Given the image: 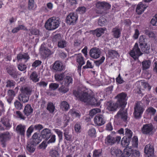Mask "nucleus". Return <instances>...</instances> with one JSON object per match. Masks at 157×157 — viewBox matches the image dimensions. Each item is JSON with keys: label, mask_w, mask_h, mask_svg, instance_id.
Returning <instances> with one entry per match:
<instances>
[{"label": "nucleus", "mask_w": 157, "mask_h": 157, "mask_svg": "<svg viewBox=\"0 0 157 157\" xmlns=\"http://www.w3.org/2000/svg\"><path fill=\"white\" fill-rule=\"evenodd\" d=\"M144 109L139 103H137L134 108V115L136 118H139L144 111Z\"/></svg>", "instance_id": "9d476101"}, {"label": "nucleus", "mask_w": 157, "mask_h": 157, "mask_svg": "<svg viewBox=\"0 0 157 157\" xmlns=\"http://www.w3.org/2000/svg\"><path fill=\"white\" fill-rule=\"evenodd\" d=\"M125 130V137H127V138L131 140L130 139L132 136V132L130 129L128 128H126Z\"/></svg>", "instance_id": "603ef678"}, {"label": "nucleus", "mask_w": 157, "mask_h": 157, "mask_svg": "<svg viewBox=\"0 0 157 157\" xmlns=\"http://www.w3.org/2000/svg\"><path fill=\"white\" fill-rule=\"evenodd\" d=\"M76 60L79 65H83L85 64V62L84 59V58L82 55L80 53L77 55Z\"/></svg>", "instance_id": "473e14b6"}, {"label": "nucleus", "mask_w": 157, "mask_h": 157, "mask_svg": "<svg viewBox=\"0 0 157 157\" xmlns=\"http://www.w3.org/2000/svg\"><path fill=\"white\" fill-rule=\"evenodd\" d=\"M146 111L148 114L152 115H154L156 112V110L152 107H149L148 108Z\"/></svg>", "instance_id": "338daca9"}, {"label": "nucleus", "mask_w": 157, "mask_h": 157, "mask_svg": "<svg viewBox=\"0 0 157 157\" xmlns=\"http://www.w3.org/2000/svg\"><path fill=\"white\" fill-rule=\"evenodd\" d=\"M26 127L24 125L20 124L18 125L16 128V131L19 135L24 136L25 132Z\"/></svg>", "instance_id": "a211bd4d"}, {"label": "nucleus", "mask_w": 157, "mask_h": 157, "mask_svg": "<svg viewBox=\"0 0 157 157\" xmlns=\"http://www.w3.org/2000/svg\"><path fill=\"white\" fill-rule=\"evenodd\" d=\"M106 28H99L97 29L94 31V34L96 35L98 37H100L106 30Z\"/></svg>", "instance_id": "72a5a7b5"}, {"label": "nucleus", "mask_w": 157, "mask_h": 157, "mask_svg": "<svg viewBox=\"0 0 157 157\" xmlns=\"http://www.w3.org/2000/svg\"><path fill=\"white\" fill-rule=\"evenodd\" d=\"M77 19L78 16L76 14L70 13L67 17L66 22L70 25H73L76 23Z\"/></svg>", "instance_id": "6e6552de"}, {"label": "nucleus", "mask_w": 157, "mask_h": 157, "mask_svg": "<svg viewBox=\"0 0 157 157\" xmlns=\"http://www.w3.org/2000/svg\"><path fill=\"white\" fill-rule=\"evenodd\" d=\"M145 40L144 36L143 35L140 36L139 39V46L143 52L148 54L149 52L150 47L147 45Z\"/></svg>", "instance_id": "f03ea898"}, {"label": "nucleus", "mask_w": 157, "mask_h": 157, "mask_svg": "<svg viewBox=\"0 0 157 157\" xmlns=\"http://www.w3.org/2000/svg\"><path fill=\"white\" fill-rule=\"evenodd\" d=\"M14 105L16 109L18 110H21L23 107V105L20 101L16 100L14 102Z\"/></svg>", "instance_id": "3c124183"}, {"label": "nucleus", "mask_w": 157, "mask_h": 157, "mask_svg": "<svg viewBox=\"0 0 157 157\" xmlns=\"http://www.w3.org/2000/svg\"><path fill=\"white\" fill-rule=\"evenodd\" d=\"M108 54L109 56L112 58L119 56L117 52L114 50H109Z\"/></svg>", "instance_id": "79ce46f5"}, {"label": "nucleus", "mask_w": 157, "mask_h": 157, "mask_svg": "<svg viewBox=\"0 0 157 157\" xmlns=\"http://www.w3.org/2000/svg\"><path fill=\"white\" fill-rule=\"evenodd\" d=\"M30 79L34 82H37L39 80V78H38V75L36 71H34L32 73L30 76Z\"/></svg>", "instance_id": "ea45409f"}, {"label": "nucleus", "mask_w": 157, "mask_h": 157, "mask_svg": "<svg viewBox=\"0 0 157 157\" xmlns=\"http://www.w3.org/2000/svg\"><path fill=\"white\" fill-rule=\"evenodd\" d=\"M64 136L65 137V139L67 140L70 141L71 140L72 136L70 134L69 131L68 130H65L64 133Z\"/></svg>", "instance_id": "5fc2aeb1"}, {"label": "nucleus", "mask_w": 157, "mask_h": 157, "mask_svg": "<svg viewBox=\"0 0 157 157\" xmlns=\"http://www.w3.org/2000/svg\"><path fill=\"white\" fill-rule=\"evenodd\" d=\"M132 146L135 147H137L138 145V139L136 136H134L132 141Z\"/></svg>", "instance_id": "4d7b16f0"}, {"label": "nucleus", "mask_w": 157, "mask_h": 157, "mask_svg": "<svg viewBox=\"0 0 157 157\" xmlns=\"http://www.w3.org/2000/svg\"><path fill=\"white\" fill-rule=\"evenodd\" d=\"M1 122L3 125L6 127L7 128H10L11 125L9 122V120L7 118H3L1 120Z\"/></svg>", "instance_id": "58836bf2"}, {"label": "nucleus", "mask_w": 157, "mask_h": 157, "mask_svg": "<svg viewBox=\"0 0 157 157\" xmlns=\"http://www.w3.org/2000/svg\"><path fill=\"white\" fill-rule=\"evenodd\" d=\"M101 54V51L100 49L96 47L92 48L90 52V57L95 59L99 58Z\"/></svg>", "instance_id": "9b49d317"}, {"label": "nucleus", "mask_w": 157, "mask_h": 157, "mask_svg": "<svg viewBox=\"0 0 157 157\" xmlns=\"http://www.w3.org/2000/svg\"><path fill=\"white\" fill-rule=\"evenodd\" d=\"M36 146L31 143L30 141L28 142L26 146V149L28 151L33 153L35 150Z\"/></svg>", "instance_id": "2f4dec72"}, {"label": "nucleus", "mask_w": 157, "mask_h": 157, "mask_svg": "<svg viewBox=\"0 0 157 157\" xmlns=\"http://www.w3.org/2000/svg\"><path fill=\"white\" fill-rule=\"evenodd\" d=\"M107 21L104 17H101L98 20V24L101 26H104L107 24Z\"/></svg>", "instance_id": "49530a36"}, {"label": "nucleus", "mask_w": 157, "mask_h": 157, "mask_svg": "<svg viewBox=\"0 0 157 157\" xmlns=\"http://www.w3.org/2000/svg\"><path fill=\"white\" fill-rule=\"evenodd\" d=\"M6 84V87L11 88L14 86L16 84V82L12 80L9 79L7 81Z\"/></svg>", "instance_id": "09e8293b"}, {"label": "nucleus", "mask_w": 157, "mask_h": 157, "mask_svg": "<svg viewBox=\"0 0 157 157\" xmlns=\"http://www.w3.org/2000/svg\"><path fill=\"white\" fill-rule=\"evenodd\" d=\"M142 69L145 70L149 68L151 65V62L150 60H145L142 63Z\"/></svg>", "instance_id": "37998d69"}, {"label": "nucleus", "mask_w": 157, "mask_h": 157, "mask_svg": "<svg viewBox=\"0 0 157 157\" xmlns=\"http://www.w3.org/2000/svg\"><path fill=\"white\" fill-rule=\"evenodd\" d=\"M121 29L119 26H117L112 29L111 33L114 38L118 39L121 36Z\"/></svg>", "instance_id": "4468645a"}, {"label": "nucleus", "mask_w": 157, "mask_h": 157, "mask_svg": "<svg viewBox=\"0 0 157 157\" xmlns=\"http://www.w3.org/2000/svg\"><path fill=\"white\" fill-rule=\"evenodd\" d=\"M67 42L64 40H60L58 42L57 46L61 48H63L66 47Z\"/></svg>", "instance_id": "de8ad7c7"}, {"label": "nucleus", "mask_w": 157, "mask_h": 157, "mask_svg": "<svg viewBox=\"0 0 157 157\" xmlns=\"http://www.w3.org/2000/svg\"><path fill=\"white\" fill-rule=\"evenodd\" d=\"M130 140L127 137H123L121 142V145L125 147H127L129 144Z\"/></svg>", "instance_id": "a19ab883"}, {"label": "nucleus", "mask_w": 157, "mask_h": 157, "mask_svg": "<svg viewBox=\"0 0 157 157\" xmlns=\"http://www.w3.org/2000/svg\"><path fill=\"white\" fill-rule=\"evenodd\" d=\"M101 111L100 109L99 108H95L91 109L90 112V115L93 117L97 113H100Z\"/></svg>", "instance_id": "6e6d98bb"}, {"label": "nucleus", "mask_w": 157, "mask_h": 157, "mask_svg": "<svg viewBox=\"0 0 157 157\" xmlns=\"http://www.w3.org/2000/svg\"><path fill=\"white\" fill-rule=\"evenodd\" d=\"M115 138L112 136L110 135H108L105 139V143L107 144L112 145L115 143Z\"/></svg>", "instance_id": "c756f323"}, {"label": "nucleus", "mask_w": 157, "mask_h": 157, "mask_svg": "<svg viewBox=\"0 0 157 157\" xmlns=\"http://www.w3.org/2000/svg\"><path fill=\"white\" fill-rule=\"evenodd\" d=\"M29 96L25 94L21 93L18 96V99L20 101H22L23 103L28 101L29 100Z\"/></svg>", "instance_id": "c85d7f7f"}, {"label": "nucleus", "mask_w": 157, "mask_h": 157, "mask_svg": "<svg viewBox=\"0 0 157 157\" xmlns=\"http://www.w3.org/2000/svg\"><path fill=\"white\" fill-rule=\"evenodd\" d=\"M30 141L36 146L40 142V137L38 136V134L36 132L34 134L32 140Z\"/></svg>", "instance_id": "a878e982"}, {"label": "nucleus", "mask_w": 157, "mask_h": 157, "mask_svg": "<svg viewBox=\"0 0 157 157\" xmlns=\"http://www.w3.org/2000/svg\"><path fill=\"white\" fill-rule=\"evenodd\" d=\"M146 8V6L142 3L140 2L137 5L136 12L138 14H141Z\"/></svg>", "instance_id": "393cba45"}, {"label": "nucleus", "mask_w": 157, "mask_h": 157, "mask_svg": "<svg viewBox=\"0 0 157 157\" xmlns=\"http://www.w3.org/2000/svg\"><path fill=\"white\" fill-rule=\"evenodd\" d=\"M94 123L96 125L100 126L105 123V120L103 115L102 114H97L94 119Z\"/></svg>", "instance_id": "1a4fd4ad"}, {"label": "nucleus", "mask_w": 157, "mask_h": 157, "mask_svg": "<svg viewBox=\"0 0 157 157\" xmlns=\"http://www.w3.org/2000/svg\"><path fill=\"white\" fill-rule=\"evenodd\" d=\"M47 109L50 113H53L54 112L55 107L52 103L50 102L48 104Z\"/></svg>", "instance_id": "8fccbe9b"}, {"label": "nucleus", "mask_w": 157, "mask_h": 157, "mask_svg": "<svg viewBox=\"0 0 157 157\" xmlns=\"http://www.w3.org/2000/svg\"><path fill=\"white\" fill-rule=\"evenodd\" d=\"M86 9L84 6H81L78 7L76 10V11L78 13L81 14L84 13L86 11Z\"/></svg>", "instance_id": "052dcab7"}, {"label": "nucleus", "mask_w": 157, "mask_h": 157, "mask_svg": "<svg viewBox=\"0 0 157 157\" xmlns=\"http://www.w3.org/2000/svg\"><path fill=\"white\" fill-rule=\"evenodd\" d=\"M102 152L101 149L94 150L93 152V157H99L102 155Z\"/></svg>", "instance_id": "864d4df0"}, {"label": "nucleus", "mask_w": 157, "mask_h": 157, "mask_svg": "<svg viewBox=\"0 0 157 157\" xmlns=\"http://www.w3.org/2000/svg\"><path fill=\"white\" fill-rule=\"evenodd\" d=\"M64 68L62 63L58 61H56L54 63L53 68L55 71H60L63 70Z\"/></svg>", "instance_id": "5701e85b"}, {"label": "nucleus", "mask_w": 157, "mask_h": 157, "mask_svg": "<svg viewBox=\"0 0 157 157\" xmlns=\"http://www.w3.org/2000/svg\"><path fill=\"white\" fill-rule=\"evenodd\" d=\"M40 52L42 56L46 57L52 54L51 51L47 48L41 46L40 48Z\"/></svg>", "instance_id": "412c9836"}, {"label": "nucleus", "mask_w": 157, "mask_h": 157, "mask_svg": "<svg viewBox=\"0 0 157 157\" xmlns=\"http://www.w3.org/2000/svg\"><path fill=\"white\" fill-rule=\"evenodd\" d=\"M10 138L11 136L10 133L8 132L0 134V142L2 144L4 143L6 141L10 140Z\"/></svg>", "instance_id": "f3484780"}, {"label": "nucleus", "mask_w": 157, "mask_h": 157, "mask_svg": "<svg viewBox=\"0 0 157 157\" xmlns=\"http://www.w3.org/2000/svg\"><path fill=\"white\" fill-rule=\"evenodd\" d=\"M132 152L131 157H140V154L139 151L133 150Z\"/></svg>", "instance_id": "e2e57ef3"}, {"label": "nucleus", "mask_w": 157, "mask_h": 157, "mask_svg": "<svg viewBox=\"0 0 157 157\" xmlns=\"http://www.w3.org/2000/svg\"><path fill=\"white\" fill-rule=\"evenodd\" d=\"M68 86L65 85L64 84H63L59 88L58 90L59 92L63 94L66 93L69 91Z\"/></svg>", "instance_id": "e433bc0d"}, {"label": "nucleus", "mask_w": 157, "mask_h": 157, "mask_svg": "<svg viewBox=\"0 0 157 157\" xmlns=\"http://www.w3.org/2000/svg\"><path fill=\"white\" fill-rule=\"evenodd\" d=\"M61 121L65 125H67L69 122V119L66 115L64 114L63 117L61 119Z\"/></svg>", "instance_id": "13d9d810"}, {"label": "nucleus", "mask_w": 157, "mask_h": 157, "mask_svg": "<svg viewBox=\"0 0 157 157\" xmlns=\"http://www.w3.org/2000/svg\"><path fill=\"white\" fill-rule=\"evenodd\" d=\"M145 33L149 38L153 39L155 41L157 40V36L153 32L146 29L145 30Z\"/></svg>", "instance_id": "7c9ffc66"}, {"label": "nucleus", "mask_w": 157, "mask_h": 157, "mask_svg": "<svg viewBox=\"0 0 157 157\" xmlns=\"http://www.w3.org/2000/svg\"><path fill=\"white\" fill-rule=\"evenodd\" d=\"M61 35L59 34H57L53 36L52 38V41L56 43L59 41V40H61Z\"/></svg>", "instance_id": "680f3d73"}, {"label": "nucleus", "mask_w": 157, "mask_h": 157, "mask_svg": "<svg viewBox=\"0 0 157 157\" xmlns=\"http://www.w3.org/2000/svg\"><path fill=\"white\" fill-rule=\"evenodd\" d=\"M59 86V84L56 83H52L49 86V88L52 90H55Z\"/></svg>", "instance_id": "0e129e2a"}, {"label": "nucleus", "mask_w": 157, "mask_h": 157, "mask_svg": "<svg viewBox=\"0 0 157 157\" xmlns=\"http://www.w3.org/2000/svg\"><path fill=\"white\" fill-rule=\"evenodd\" d=\"M121 150L116 147H112L111 149V154L117 157L121 156Z\"/></svg>", "instance_id": "bb28decb"}, {"label": "nucleus", "mask_w": 157, "mask_h": 157, "mask_svg": "<svg viewBox=\"0 0 157 157\" xmlns=\"http://www.w3.org/2000/svg\"><path fill=\"white\" fill-rule=\"evenodd\" d=\"M15 96V93L13 90L10 89L7 91V101L9 104H10L14 97Z\"/></svg>", "instance_id": "b1692460"}, {"label": "nucleus", "mask_w": 157, "mask_h": 157, "mask_svg": "<svg viewBox=\"0 0 157 157\" xmlns=\"http://www.w3.org/2000/svg\"><path fill=\"white\" fill-rule=\"evenodd\" d=\"M115 117L117 119L121 120L125 122L127 121L128 120V117L126 110L124 109L123 107H122L115 116Z\"/></svg>", "instance_id": "7ed1b4c3"}, {"label": "nucleus", "mask_w": 157, "mask_h": 157, "mask_svg": "<svg viewBox=\"0 0 157 157\" xmlns=\"http://www.w3.org/2000/svg\"><path fill=\"white\" fill-rule=\"evenodd\" d=\"M64 77V73L56 74L55 75L54 77L56 81H62Z\"/></svg>", "instance_id": "c03bdc74"}, {"label": "nucleus", "mask_w": 157, "mask_h": 157, "mask_svg": "<svg viewBox=\"0 0 157 157\" xmlns=\"http://www.w3.org/2000/svg\"><path fill=\"white\" fill-rule=\"evenodd\" d=\"M50 154L52 157H58L59 153L56 150L52 149L50 152Z\"/></svg>", "instance_id": "69168bd1"}, {"label": "nucleus", "mask_w": 157, "mask_h": 157, "mask_svg": "<svg viewBox=\"0 0 157 157\" xmlns=\"http://www.w3.org/2000/svg\"><path fill=\"white\" fill-rule=\"evenodd\" d=\"M142 54L140 49L139 48L138 43H136L133 49L131 51L130 53L131 56L136 59Z\"/></svg>", "instance_id": "423d86ee"}, {"label": "nucleus", "mask_w": 157, "mask_h": 157, "mask_svg": "<svg viewBox=\"0 0 157 157\" xmlns=\"http://www.w3.org/2000/svg\"><path fill=\"white\" fill-rule=\"evenodd\" d=\"M118 105L117 103L109 101L107 103V109L109 111H115L117 110Z\"/></svg>", "instance_id": "dca6fc26"}, {"label": "nucleus", "mask_w": 157, "mask_h": 157, "mask_svg": "<svg viewBox=\"0 0 157 157\" xmlns=\"http://www.w3.org/2000/svg\"><path fill=\"white\" fill-rule=\"evenodd\" d=\"M7 73L12 77L14 78H17V73L16 71L15 68L12 65L8 66L6 68Z\"/></svg>", "instance_id": "ddd939ff"}, {"label": "nucleus", "mask_w": 157, "mask_h": 157, "mask_svg": "<svg viewBox=\"0 0 157 157\" xmlns=\"http://www.w3.org/2000/svg\"><path fill=\"white\" fill-rule=\"evenodd\" d=\"M88 104L91 105H98L97 100L95 98L90 95L86 102Z\"/></svg>", "instance_id": "f704fd0d"}, {"label": "nucleus", "mask_w": 157, "mask_h": 157, "mask_svg": "<svg viewBox=\"0 0 157 157\" xmlns=\"http://www.w3.org/2000/svg\"><path fill=\"white\" fill-rule=\"evenodd\" d=\"M33 109L31 105L27 104L25 106L23 112L26 116H28L33 113Z\"/></svg>", "instance_id": "cd10ccee"}, {"label": "nucleus", "mask_w": 157, "mask_h": 157, "mask_svg": "<svg viewBox=\"0 0 157 157\" xmlns=\"http://www.w3.org/2000/svg\"><path fill=\"white\" fill-rule=\"evenodd\" d=\"M29 59L30 57L27 53H20L17 54V59L18 61H21L22 59H23L26 62Z\"/></svg>", "instance_id": "aec40b11"}, {"label": "nucleus", "mask_w": 157, "mask_h": 157, "mask_svg": "<svg viewBox=\"0 0 157 157\" xmlns=\"http://www.w3.org/2000/svg\"><path fill=\"white\" fill-rule=\"evenodd\" d=\"M153 126L151 124H144L141 128L142 133L145 135H152L153 134Z\"/></svg>", "instance_id": "0eeeda50"}, {"label": "nucleus", "mask_w": 157, "mask_h": 157, "mask_svg": "<svg viewBox=\"0 0 157 157\" xmlns=\"http://www.w3.org/2000/svg\"><path fill=\"white\" fill-rule=\"evenodd\" d=\"M144 153L148 156H152L154 153L153 145L150 144L146 145L144 148Z\"/></svg>", "instance_id": "6ab92c4d"}, {"label": "nucleus", "mask_w": 157, "mask_h": 157, "mask_svg": "<svg viewBox=\"0 0 157 157\" xmlns=\"http://www.w3.org/2000/svg\"><path fill=\"white\" fill-rule=\"evenodd\" d=\"M96 7L99 9L106 10L109 9L111 7V5L109 3L105 2H98L96 4Z\"/></svg>", "instance_id": "f8f14e48"}, {"label": "nucleus", "mask_w": 157, "mask_h": 157, "mask_svg": "<svg viewBox=\"0 0 157 157\" xmlns=\"http://www.w3.org/2000/svg\"><path fill=\"white\" fill-rule=\"evenodd\" d=\"M118 98L117 103L122 107H124L126 105L127 99V95L124 93H121L117 95Z\"/></svg>", "instance_id": "39448f33"}, {"label": "nucleus", "mask_w": 157, "mask_h": 157, "mask_svg": "<svg viewBox=\"0 0 157 157\" xmlns=\"http://www.w3.org/2000/svg\"><path fill=\"white\" fill-rule=\"evenodd\" d=\"M21 93L25 94L27 95H30L32 90L29 87H26L22 88L21 89Z\"/></svg>", "instance_id": "4c0bfd02"}, {"label": "nucleus", "mask_w": 157, "mask_h": 157, "mask_svg": "<svg viewBox=\"0 0 157 157\" xmlns=\"http://www.w3.org/2000/svg\"><path fill=\"white\" fill-rule=\"evenodd\" d=\"M73 79L71 74H67L64 78L63 82L65 85L69 86L73 83Z\"/></svg>", "instance_id": "4be33fe9"}, {"label": "nucleus", "mask_w": 157, "mask_h": 157, "mask_svg": "<svg viewBox=\"0 0 157 157\" xmlns=\"http://www.w3.org/2000/svg\"><path fill=\"white\" fill-rule=\"evenodd\" d=\"M41 135L43 138L47 140L51 137V131L48 128H45L42 131Z\"/></svg>", "instance_id": "2eb2a0df"}, {"label": "nucleus", "mask_w": 157, "mask_h": 157, "mask_svg": "<svg viewBox=\"0 0 157 157\" xmlns=\"http://www.w3.org/2000/svg\"><path fill=\"white\" fill-rule=\"evenodd\" d=\"M60 107L63 110L67 111L69 108V105L67 101H63L60 104Z\"/></svg>", "instance_id": "c9c22d12"}, {"label": "nucleus", "mask_w": 157, "mask_h": 157, "mask_svg": "<svg viewBox=\"0 0 157 157\" xmlns=\"http://www.w3.org/2000/svg\"><path fill=\"white\" fill-rule=\"evenodd\" d=\"M59 24L58 19L53 17L47 20L45 23V27L48 30H53L57 28Z\"/></svg>", "instance_id": "f257e3e1"}, {"label": "nucleus", "mask_w": 157, "mask_h": 157, "mask_svg": "<svg viewBox=\"0 0 157 157\" xmlns=\"http://www.w3.org/2000/svg\"><path fill=\"white\" fill-rule=\"evenodd\" d=\"M34 130L33 125H31L29 128L26 132V135L28 137H29L31 136Z\"/></svg>", "instance_id": "774afa93"}, {"label": "nucleus", "mask_w": 157, "mask_h": 157, "mask_svg": "<svg viewBox=\"0 0 157 157\" xmlns=\"http://www.w3.org/2000/svg\"><path fill=\"white\" fill-rule=\"evenodd\" d=\"M70 112L71 115L73 117L79 118L81 115V114L79 112H77L73 110H70Z\"/></svg>", "instance_id": "bf43d9fd"}, {"label": "nucleus", "mask_w": 157, "mask_h": 157, "mask_svg": "<svg viewBox=\"0 0 157 157\" xmlns=\"http://www.w3.org/2000/svg\"><path fill=\"white\" fill-rule=\"evenodd\" d=\"M73 93L75 96L79 98V99L82 101L84 102H86L90 95L88 94L86 92L83 91H74Z\"/></svg>", "instance_id": "20e7f679"}, {"label": "nucleus", "mask_w": 157, "mask_h": 157, "mask_svg": "<svg viewBox=\"0 0 157 157\" xmlns=\"http://www.w3.org/2000/svg\"><path fill=\"white\" fill-rule=\"evenodd\" d=\"M23 29L25 30H28V29L25 27L23 25H19L18 26L13 29L12 30V32L13 33H15L17 32L20 30Z\"/></svg>", "instance_id": "a18cd8bd"}]
</instances>
